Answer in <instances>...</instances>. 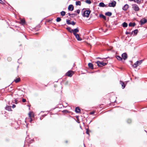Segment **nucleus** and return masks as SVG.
Listing matches in <instances>:
<instances>
[{
  "instance_id": "9",
  "label": "nucleus",
  "mask_w": 147,
  "mask_h": 147,
  "mask_svg": "<svg viewBox=\"0 0 147 147\" xmlns=\"http://www.w3.org/2000/svg\"><path fill=\"white\" fill-rule=\"evenodd\" d=\"M121 56L122 58L124 60L126 59L127 58V55L126 53H123Z\"/></svg>"
},
{
  "instance_id": "1",
  "label": "nucleus",
  "mask_w": 147,
  "mask_h": 147,
  "mask_svg": "<svg viewBox=\"0 0 147 147\" xmlns=\"http://www.w3.org/2000/svg\"><path fill=\"white\" fill-rule=\"evenodd\" d=\"M91 11L89 10H86L82 13L83 17H88Z\"/></svg>"
},
{
  "instance_id": "40",
  "label": "nucleus",
  "mask_w": 147,
  "mask_h": 147,
  "mask_svg": "<svg viewBox=\"0 0 147 147\" xmlns=\"http://www.w3.org/2000/svg\"><path fill=\"white\" fill-rule=\"evenodd\" d=\"M88 129H86V133L88 134H89V132L88 131Z\"/></svg>"
},
{
  "instance_id": "3",
  "label": "nucleus",
  "mask_w": 147,
  "mask_h": 147,
  "mask_svg": "<svg viewBox=\"0 0 147 147\" xmlns=\"http://www.w3.org/2000/svg\"><path fill=\"white\" fill-rule=\"evenodd\" d=\"M143 61V60H140L137 61L133 65V67L135 68L137 66L140 65Z\"/></svg>"
},
{
  "instance_id": "29",
  "label": "nucleus",
  "mask_w": 147,
  "mask_h": 147,
  "mask_svg": "<svg viewBox=\"0 0 147 147\" xmlns=\"http://www.w3.org/2000/svg\"><path fill=\"white\" fill-rule=\"evenodd\" d=\"M20 81V78H17L15 80V82L16 83L19 82Z\"/></svg>"
},
{
  "instance_id": "6",
  "label": "nucleus",
  "mask_w": 147,
  "mask_h": 147,
  "mask_svg": "<svg viewBox=\"0 0 147 147\" xmlns=\"http://www.w3.org/2000/svg\"><path fill=\"white\" fill-rule=\"evenodd\" d=\"M147 22V20L144 18L141 19L140 21V24L141 25H142Z\"/></svg>"
},
{
  "instance_id": "14",
  "label": "nucleus",
  "mask_w": 147,
  "mask_h": 147,
  "mask_svg": "<svg viewBox=\"0 0 147 147\" xmlns=\"http://www.w3.org/2000/svg\"><path fill=\"white\" fill-rule=\"evenodd\" d=\"M75 111L76 112V113H80V110L79 107H76V108Z\"/></svg>"
},
{
  "instance_id": "37",
  "label": "nucleus",
  "mask_w": 147,
  "mask_h": 147,
  "mask_svg": "<svg viewBox=\"0 0 147 147\" xmlns=\"http://www.w3.org/2000/svg\"><path fill=\"white\" fill-rule=\"evenodd\" d=\"M94 113H95V112L94 111L91 112L90 113V114L93 115L94 114Z\"/></svg>"
},
{
  "instance_id": "15",
  "label": "nucleus",
  "mask_w": 147,
  "mask_h": 147,
  "mask_svg": "<svg viewBox=\"0 0 147 147\" xmlns=\"http://www.w3.org/2000/svg\"><path fill=\"white\" fill-rule=\"evenodd\" d=\"M88 66L89 68L91 69H93V64L91 63H89L88 64Z\"/></svg>"
},
{
  "instance_id": "8",
  "label": "nucleus",
  "mask_w": 147,
  "mask_h": 147,
  "mask_svg": "<svg viewBox=\"0 0 147 147\" xmlns=\"http://www.w3.org/2000/svg\"><path fill=\"white\" fill-rule=\"evenodd\" d=\"M72 32H73V34L74 35H75L76 34H77L76 33L78 32L79 30L78 29V28H75L74 29L72 30Z\"/></svg>"
},
{
  "instance_id": "51",
  "label": "nucleus",
  "mask_w": 147,
  "mask_h": 147,
  "mask_svg": "<svg viewBox=\"0 0 147 147\" xmlns=\"http://www.w3.org/2000/svg\"><path fill=\"white\" fill-rule=\"evenodd\" d=\"M84 146L85 147L84 144Z\"/></svg>"
},
{
  "instance_id": "5",
  "label": "nucleus",
  "mask_w": 147,
  "mask_h": 147,
  "mask_svg": "<svg viewBox=\"0 0 147 147\" xmlns=\"http://www.w3.org/2000/svg\"><path fill=\"white\" fill-rule=\"evenodd\" d=\"M116 3V2L115 1H113L111 3H109V6L110 7H115Z\"/></svg>"
},
{
  "instance_id": "25",
  "label": "nucleus",
  "mask_w": 147,
  "mask_h": 147,
  "mask_svg": "<svg viewBox=\"0 0 147 147\" xmlns=\"http://www.w3.org/2000/svg\"><path fill=\"white\" fill-rule=\"evenodd\" d=\"M138 31L137 29L135 30H133L131 33V34H132L133 33H134V34H136L138 32Z\"/></svg>"
},
{
  "instance_id": "27",
  "label": "nucleus",
  "mask_w": 147,
  "mask_h": 147,
  "mask_svg": "<svg viewBox=\"0 0 147 147\" xmlns=\"http://www.w3.org/2000/svg\"><path fill=\"white\" fill-rule=\"evenodd\" d=\"M61 15L62 16H64L65 15V12L64 11H62L60 13Z\"/></svg>"
},
{
  "instance_id": "10",
  "label": "nucleus",
  "mask_w": 147,
  "mask_h": 147,
  "mask_svg": "<svg viewBox=\"0 0 147 147\" xmlns=\"http://www.w3.org/2000/svg\"><path fill=\"white\" fill-rule=\"evenodd\" d=\"M129 5L127 4L125 5L122 7V9L124 11H126L129 8Z\"/></svg>"
},
{
  "instance_id": "42",
  "label": "nucleus",
  "mask_w": 147,
  "mask_h": 147,
  "mask_svg": "<svg viewBox=\"0 0 147 147\" xmlns=\"http://www.w3.org/2000/svg\"><path fill=\"white\" fill-rule=\"evenodd\" d=\"M130 33V32H125V34H129Z\"/></svg>"
},
{
  "instance_id": "24",
  "label": "nucleus",
  "mask_w": 147,
  "mask_h": 147,
  "mask_svg": "<svg viewBox=\"0 0 147 147\" xmlns=\"http://www.w3.org/2000/svg\"><path fill=\"white\" fill-rule=\"evenodd\" d=\"M116 58L118 60L120 61L122 60V58L119 55L117 56Z\"/></svg>"
},
{
  "instance_id": "38",
  "label": "nucleus",
  "mask_w": 147,
  "mask_h": 147,
  "mask_svg": "<svg viewBox=\"0 0 147 147\" xmlns=\"http://www.w3.org/2000/svg\"><path fill=\"white\" fill-rule=\"evenodd\" d=\"M26 99H23L22 100V101L23 102H26Z\"/></svg>"
},
{
  "instance_id": "12",
  "label": "nucleus",
  "mask_w": 147,
  "mask_h": 147,
  "mask_svg": "<svg viewBox=\"0 0 147 147\" xmlns=\"http://www.w3.org/2000/svg\"><path fill=\"white\" fill-rule=\"evenodd\" d=\"M68 9L69 11H73L74 10V6L73 5H69L68 7Z\"/></svg>"
},
{
  "instance_id": "21",
  "label": "nucleus",
  "mask_w": 147,
  "mask_h": 147,
  "mask_svg": "<svg viewBox=\"0 0 147 147\" xmlns=\"http://www.w3.org/2000/svg\"><path fill=\"white\" fill-rule=\"evenodd\" d=\"M99 17L103 18L105 20H106V16L102 14H100L99 15Z\"/></svg>"
},
{
  "instance_id": "18",
  "label": "nucleus",
  "mask_w": 147,
  "mask_h": 147,
  "mask_svg": "<svg viewBox=\"0 0 147 147\" xmlns=\"http://www.w3.org/2000/svg\"><path fill=\"white\" fill-rule=\"evenodd\" d=\"M135 25H136V24L135 23L130 22L129 24V26H130V27H131V26L134 27L135 26Z\"/></svg>"
},
{
  "instance_id": "44",
  "label": "nucleus",
  "mask_w": 147,
  "mask_h": 147,
  "mask_svg": "<svg viewBox=\"0 0 147 147\" xmlns=\"http://www.w3.org/2000/svg\"><path fill=\"white\" fill-rule=\"evenodd\" d=\"M30 118V122H31L32 121V118Z\"/></svg>"
},
{
  "instance_id": "50",
  "label": "nucleus",
  "mask_w": 147,
  "mask_h": 147,
  "mask_svg": "<svg viewBox=\"0 0 147 147\" xmlns=\"http://www.w3.org/2000/svg\"><path fill=\"white\" fill-rule=\"evenodd\" d=\"M40 119H41V118L40 117Z\"/></svg>"
},
{
  "instance_id": "26",
  "label": "nucleus",
  "mask_w": 147,
  "mask_h": 147,
  "mask_svg": "<svg viewBox=\"0 0 147 147\" xmlns=\"http://www.w3.org/2000/svg\"><path fill=\"white\" fill-rule=\"evenodd\" d=\"M76 5H80L81 4V2L80 1H76Z\"/></svg>"
},
{
  "instance_id": "16",
  "label": "nucleus",
  "mask_w": 147,
  "mask_h": 147,
  "mask_svg": "<svg viewBox=\"0 0 147 147\" xmlns=\"http://www.w3.org/2000/svg\"><path fill=\"white\" fill-rule=\"evenodd\" d=\"M99 6L100 7H106L105 5L103 2H100L99 3Z\"/></svg>"
},
{
  "instance_id": "49",
  "label": "nucleus",
  "mask_w": 147,
  "mask_h": 147,
  "mask_svg": "<svg viewBox=\"0 0 147 147\" xmlns=\"http://www.w3.org/2000/svg\"><path fill=\"white\" fill-rule=\"evenodd\" d=\"M76 118H78V116H77V117H76Z\"/></svg>"
},
{
  "instance_id": "17",
  "label": "nucleus",
  "mask_w": 147,
  "mask_h": 147,
  "mask_svg": "<svg viewBox=\"0 0 147 147\" xmlns=\"http://www.w3.org/2000/svg\"><path fill=\"white\" fill-rule=\"evenodd\" d=\"M6 109L9 111H11V107L10 106H7L6 107Z\"/></svg>"
},
{
  "instance_id": "31",
  "label": "nucleus",
  "mask_w": 147,
  "mask_h": 147,
  "mask_svg": "<svg viewBox=\"0 0 147 147\" xmlns=\"http://www.w3.org/2000/svg\"><path fill=\"white\" fill-rule=\"evenodd\" d=\"M85 2L88 4H90L91 3V1L90 0H86L85 1Z\"/></svg>"
},
{
  "instance_id": "13",
  "label": "nucleus",
  "mask_w": 147,
  "mask_h": 147,
  "mask_svg": "<svg viewBox=\"0 0 147 147\" xmlns=\"http://www.w3.org/2000/svg\"><path fill=\"white\" fill-rule=\"evenodd\" d=\"M30 118L34 117V115L33 112H30L28 114Z\"/></svg>"
},
{
  "instance_id": "47",
  "label": "nucleus",
  "mask_w": 147,
  "mask_h": 147,
  "mask_svg": "<svg viewBox=\"0 0 147 147\" xmlns=\"http://www.w3.org/2000/svg\"><path fill=\"white\" fill-rule=\"evenodd\" d=\"M65 142L66 143H67L68 142V141L67 140H66L65 141Z\"/></svg>"
},
{
  "instance_id": "34",
  "label": "nucleus",
  "mask_w": 147,
  "mask_h": 147,
  "mask_svg": "<svg viewBox=\"0 0 147 147\" xmlns=\"http://www.w3.org/2000/svg\"><path fill=\"white\" fill-rule=\"evenodd\" d=\"M80 10L79 9H78L76 11V12L78 14H79L80 13Z\"/></svg>"
},
{
  "instance_id": "35",
  "label": "nucleus",
  "mask_w": 147,
  "mask_h": 147,
  "mask_svg": "<svg viewBox=\"0 0 147 147\" xmlns=\"http://www.w3.org/2000/svg\"><path fill=\"white\" fill-rule=\"evenodd\" d=\"M21 21V22L23 24H24L25 22V20H22Z\"/></svg>"
},
{
  "instance_id": "52",
  "label": "nucleus",
  "mask_w": 147,
  "mask_h": 147,
  "mask_svg": "<svg viewBox=\"0 0 147 147\" xmlns=\"http://www.w3.org/2000/svg\"><path fill=\"white\" fill-rule=\"evenodd\" d=\"M98 58L100 59V58H99V57H98Z\"/></svg>"
},
{
  "instance_id": "4",
  "label": "nucleus",
  "mask_w": 147,
  "mask_h": 147,
  "mask_svg": "<svg viewBox=\"0 0 147 147\" xmlns=\"http://www.w3.org/2000/svg\"><path fill=\"white\" fill-rule=\"evenodd\" d=\"M132 8L135 11H138L139 10V8L138 6L136 4L133 5Z\"/></svg>"
},
{
  "instance_id": "22",
  "label": "nucleus",
  "mask_w": 147,
  "mask_h": 147,
  "mask_svg": "<svg viewBox=\"0 0 147 147\" xmlns=\"http://www.w3.org/2000/svg\"><path fill=\"white\" fill-rule=\"evenodd\" d=\"M67 30L68 31H69L71 33L72 32V30L71 29V28L70 27H68L66 28Z\"/></svg>"
},
{
  "instance_id": "43",
  "label": "nucleus",
  "mask_w": 147,
  "mask_h": 147,
  "mask_svg": "<svg viewBox=\"0 0 147 147\" xmlns=\"http://www.w3.org/2000/svg\"><path fill=\"white\" fill-rule=\"evenodd\" d=\"M68 81H66L65 82V84H68Z\"/></svg>"
},
{
  "instance_id": "33",
  "label": "nucleus",
  "mask_w": 147,
  "mask_h": 147,
  "mask_svg": "<svg viewBox=\"0 0 147 147\" xmlns=\"http://www.w3.org/2000/svg\"><path fill=\"white\" fill-rule=\"evenodd\" d=\"M141 1L140 0H136L135 1V2H136L137 3H140Z\"/></svg>"
},
{
  "instance_id": "28",
  "label": "nucleus",
  "mask_w": 147,
  "mask_h": 147,
  "mask_svg": "<svg viewBox=\"0 0 147 147\" xmlns=\"http://www.w3.org/2000/svg\"><path fill=\"white\" fill-rule=\"evenodd\" d=\"M66 22L67 24L69 25L71 24V23L70 22V20H67Z\"/></svg>"
},
{
  "instance_id": "45",
  "label": "nucleus",
  "mask_w": 147,
  "mask_h": 147,
  "mask_svg": "<svg viewBox=\"0 0 147 147\" xmlns=\"http://www.w3.org/2000/svg\"><path fill=\"white\" fill-rule=\"evenodd\" d=\"M3 3V1L2 0H0V3Z\"/></svg>"
},
{
  "instance_id": "20",
  "label": "nucleus",
  "mask_w": 147,
  "mask_h": 147,
  "mask_svg": "<svg viewBox=\"0 0 147 147\" xmlns=\"http://www.w3.org/2000/svg\"><path fill=\"white\" fill-rule=\"evenodd\" d=\"M112 13L110 12H107L105 13V15L106 16H110L112 15Z\"/></svg>"
},
{
  "instance_id": "36",
  "label": "nucleus",
  "mask_w": 147,
  "mask_h": 147,
  "mask_svg": "<svg viewBox=\"0 0 147 147\" xmlns=\"http://www.w3.org/2000/svg\"><path fill=\"white\" fill-rule=\"evenodd\" d=\"M76 24V23L74 21H72L71 23V24L73 25H75Z\"/></svg>"
},
{
  "instance_id": "46",
  "label": "nucleus",
  "mask_w": 147,
  "mask_h": 147,
  "mask_svg": "<svg viewBox=\"0 0 147 147\" xmlns=\"http://www.w3.org/2000/svg\"><path fill=\"white\" fill-rule=\"evenodd\" d=\"M15 103L16 104H17V100H15Z\"/></svg>"
},
{
  "instance_id": "11",
  "label": "nucleus",
  "mask_w": 147,
  "mask_h": 147,
  "mask_svg": "<svg viewBox=\"0 0 147 147\" xmlns=\"http://www.w3.org/2000/svg\"><path fill=\"white\" fill-rule=\"evenodd\" d=\"M74 35L75 36L76 38L78 40L80 41L82 40L81 38H80L79 35L78 34H77Z\"/></svg>"
},
{
  "instance_id": "39",
  "label": "nucleus",
  "mask_w": 147,
  "mask_h": 147,
  "mask_svg": "<svg viewBox=\"0 0 147 147\" xmlns=\"http://www.w3.org/2000/svg\"><path fill=\"white\" fill-rule=\"evenodd\" d=\"M75 13H73V14H70V13H68V15H69V16H70L71 15H75Z\"/></svg>"
},
{
  "instance_id": "48",
  "label": "nucleus",
  "mask_w": 147,
  "mask_h": 147,
  "mask_svg": "<svg viewBox=\"0 0 147 147\" xmlns=\"http://www.w3.org/2000/svg\"><path fill=\"white\" fill-rule=\"evenodd\" d=\"M136 0H130V1H134L135 2V1Z\"/></svg>"
},
{
  "instance_id": "32",
  "label": "nucleus",
  "mask_w": 147,
  "mask_h": 147,
  "mask_svg": "<svg viewBox=\"0 0 147 147\" xmlns=\"http://www.w3.org/2000/svg\"><path fill=\"white\" fill-rule=\"evenodd\" d=\"M131 122V120L130 119H129L127 120V122L128 123H130Z\"/></svg>"
},
{
  "instance_id": "7",
  "label": "nucleus",
  "mask_w": 147,
  "mask_h": 147,
  "mask_svg": "<svg viewBox=\"0 0 147 147\" xmlns=\"http://www.w3.org/2000/svg\"><path fill=\"white\" fill-rule=\"evenodd\" d=\"M72 71H68L66 74V75L69 77H71L72 76Z\"/></svg>"
},
{
  "instance_id": "41",
  "label": "nucleus",
  "mask_w": 147,
  "mask_h": 147,
  "mask_svg": "<svg viewBox=\"0 0 147 147\" xmlns=\"http://www.w3.org/2000/svg\"><path fill=\"white\" fill-rule=\"evenodd\" d=\"M16 107V105H12V107H13V108H15V107Z\"/></svg>"
},
{
  "instance_id": "30",
  "label": "nucleus",
  "mask_w": 147,
  "mask_h": 147,
  "mask_svg": "<svg viewBox=\"0 0 147 147\" xmlns=\"http://www.w3.org/2000/svg\"><path fill=\"white\" fill-rule=\"evenodd\" d=\"M61 20V18L60 17H57L56 19V21L57 22H59Z\"/></svg>"
},
{
  "instance_id": "2",
  "label": "nucleus",
  "mask_w": 147,
  "mask_h": 147,
  "mask_svg": "<svg viewBox=\"0 0 147 147\" xmlns=\"http://www.w3.org/2000/svg\"><path fill=\"white\" fill-rule=\"evenodd\" d=\"M96 63L98 67H102L103 66H105L107 65V63H104L102 61H98L96 62Z\"/></svg>"
},
{
  "instance_id": "19",
  "label": "nucleus",
  "mask_w": 147,
  "mask_h": 147,
  "mask_svg": "<svg viewBox=\"0 0 147 147\" xmlns=\"http://www.w3.org/2000/svg\"><path fill=\"white\" fill-rule=\"evenodd\" d=\"M120 84H121L123 88V89L125 86V85L124 82H123L121 81H120Z\"/></svg>"
},
{
  "instance_id": "23",
  "label": "nucleus",
  "mask_w": 147,
  "mask_h": 147,
  "mask_svg": "<svg viewBox=\"0 0 147 147\" xmlns=\"http://www.w3.org/2000/svg\"><path fill=\"white\" fill-rule=\"evenodd\" d=\"M127 24L125 22H124L122 24V26L124 28H126L127 26Z\"/></svg>"
}]
</instances>
